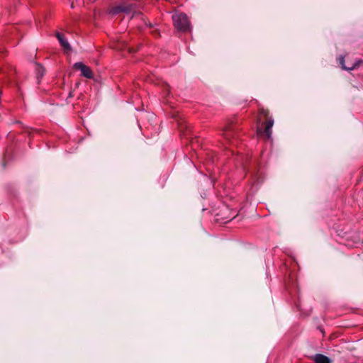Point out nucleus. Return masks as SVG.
<instances>
[{
	"label": "nucleus",
	"mask_w": 363,
	"mask_h": 363,
	"mask_svg": "<svg viewBox=\"0 0 363 363\" xmlns=\"http://www.w3.org/2000/svg\"><path fill=\"white\" fill-rule=\"evenodd\" d=\"M36 71H37L38 77L43 76L44 69L39 64H36Z\"/></svg>",
	"instance_id": "obj_9"
},
{
	"label": "nucleus",
	"mask_w": 363,
	"mask_h": 363,
	"mask_svg": "<svg viewBox=\"0 0 363 363\" xmlns=\"http://www.w3.org/2000/svg\"><path fill=\"white\" fill-rule=\"evenodd\" d=\"M235 132L236 130L235 129V128L233 125H229L223 129V136L226 140H230L231 138H233L235 137Z\"/></svg>",
	"instance_id": "obj_5"
},
{
	"label": "nucleus",
	"mask_w": 363,
	"mask_h": 363,
	"mask_svg": "<svg viewBox=\"0 0 363 363\" xmlns=\"http://www.w3.org/2000/svg\"><path fill=\"white\" fill-rule=\"evenodd\" d=\"M314 361L315 363H330V359L323 354H316L314 357Z\"/></svg>",
	"instance_id": "obj_8"
},
{
	"label": "nucleus",
	"mask_w": 363,
	"mask_h": 363,
	"mask_svg": "<svg viewBox=\"0 0 363 363\" xmlns=\"http://www.w3.org/2000/svg\"><path fill=\"white\" fill-rule=\"evenodd\" d=\"M338 62H339L342 69H345V70H353L354 69L357 67L359 66V64L361 62L360 60H357L354 64L351 65L350 66H346L345 65V57H343V56H340L338 58Z\"/></svg>",
	"instance_id": "obj_6"
},
{
	"label": "nucleus",
	"mask_w": 363,
	"mask_h": 363,
	"mask_svg": "<svg viewBox=\"0 0 363 363\" xmlns=\"http://www.w3.org/2000/svg\"><path fill=\"white\" fill-rule=\"evenodd\" d=\"M71 6H72V8H74V4H73V3H72Z\"/></svg>",
	"instance_id": "obj_11"
},
{
	"label": "nucleus",
	"mask_w": 363,
	"mask_h": 363,
	"mask_svg": "<svg viewBox=\"0 0 363 363\" xmlns=\"http://www.w3.org/2000/svg\"><path fill=\"white\" fill-rule=\"evenodd\" d=\"M119 12H123L125 13H130L131 12H135V5L134 4H123L121 6H118L111 11V13L113 14H116Z\"/></svg>",
	"instance_id": "obj_4"
},
{
	"label": "nucleus",
	"mask_w": 363,
	"mask_h": 363,
	"mask_svg": "<svg viewBox=\"0 0 363 363\" xmlns=\"http://www.w3.org/2000/svg\"><path fill=\"white\" fill-rule=\"evenodd\" d=\"M74 68L81 71V74L88 79H92L94 74L91 68L82 62H76L74 65Z\"/></svg>",
	"instance_id": "obj_3"
},
{
	"label": "nucleus",
	"mask_w": 363,
	"mask_h": 363,
	"mask_svg": "<svg viewBox=\"0 0 363 363\" xmlns=\"http://www.w3.org/2000/svg\"><path fill=\"white\" fill-rule=\"evenodd\" d=\"M137 16L136 13L134 12L133 16H132V18H133L134 16ZM138 16H140V18H143V16H141L140 13H138Z\"/></svg>",
	"instance_id": "obj_10"
},
{
	"label": "nucleus",
	"mask_w": 363,
	"mask_h": 363,
	"mask_svg": "<svg viewBox=\"0 0 363 363\" xmlns=\"http://www.w3.org/2000/svg\"><path fill=\"white\" fill-rule=\"evenodd\" d=\"M56 35H57V38L60 45L65 49V50L67 52H69L71 50V46L69 44L67 39L65 38L63 35L60 33H57Z\"/></svg>",
	"instance_id": "obj_7"
},
{
	"label": "nucleus",
	"mask_w": 363,
	"mask_h": 363,
	"mask_svg": "<svg viewBox=\"0 0 363 363\" xmlns=\"http://www.w3.org/2000/svg\"><path fill=\"white\" fill-rule=\"evenodd\" d=\"M172 19L175 28L182 31H187L189 29V22L188 17L184 13H176L172 16Z\"/></svg>",
	"instance_id": "obj_2"
},
{
	"label": "nucleus",
	"mask_w": 363,
	"mask_h": 363,
	"mask_svg": "<svg viewBox=\"0 0 363 363\" xmlns=\"http://www.w3.org/2000/svg\"><path fill=\"white\" fill-rule=\"evenodd\" d=\"M260 116L266 118L267 121L262 124V127H257V134L259 137H264L266 139H270L272 133V126L274 125V119L269 117V111L264 108H260L259 112Z\"/></svg>",
	"instance_id": "obj_1"
}]
</instances>
